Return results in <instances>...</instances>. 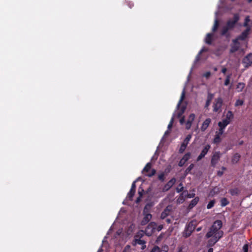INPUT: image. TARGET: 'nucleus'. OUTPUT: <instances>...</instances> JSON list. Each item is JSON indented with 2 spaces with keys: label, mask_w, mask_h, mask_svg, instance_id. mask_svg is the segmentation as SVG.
<instances>
[{
  "label": "nucleus",
  "mask_w": 252,
  "mask_h": 252,
  "mask_svg": "<svg viewBox=\"0 0 252 252\" xmlns=\"http://www.w3.org/2000/svg\"><path fill=\"white\" fill-rule=\"evenodd\" d=\"M162 228H163L162 225H159L158 226L157 225L156 230H157L158 232H159L162 229Z\"/></svg>",
  "instance_id": "nucleus-49"
},
{
  "label": "nucleus",
  "mask_w": 252,
  "mask_h": 252,
  "mask_svg": "<svg viewBox=\"0 0 252 252\" xmlns=\"http://www.w3.org/2000/svg\"><path fill=\"white\" fill-rule=\"evenodd\" d=\"M223 132H224L223 131H222L221 130H219V129L218 131L216 132L215 138L214 139V143L217 144L220 142V141H221L220 137L223 133Z\"/></svg>",
  "instance_id": "nucleus-15"
},
{
  "label": "nucleus",
  "mask_w": 252,
  "mask_h": 252,
  "mask_svg": "<svg viewBox=\"0 0 252 252\" xmlns=\"http://www.w3.org/2000/svg\"><path fill=\"white\" fill-rule=\"evenodd\" d=\"M185 96V88H184L182 91L180 99L177 105V108L178 109L177 112V116L178 118H180L184 113L186 109V105H182L181 106V103L184 100Z\"/></svg>",
  "instance_id": "nucleus-4"
},
{
  "label": "nucleus",
  "mask_w": 252,
  "mask_h": 252,
  "mask_svg": "<svg viewBox=\"0 0 252 252\" xmlns=\"http://www.w3.org/2000/svg\"><path fill=\"white\" fill-rule=\"evenodd\" d=\"M183 186L182 184L181 183L179 185V187L177 188L176 190L178 192H180L182 191L183 190Z\"/></svg>",
  "instance_id": "nucleus-44"
},
{
  "label": "nucleus",
  "mask_w": 252,
  "mask_h": 252,
  "mask_svg": "<svg viewBox=\"0 0 252 252\" xmlns=\"http://www.w3.org/2000/svg\"><path fill=\"white\" fill-rule=\"evenodd\" d=\"M244 104V101L241 99H238L236 100L235 106H242Z\"/></svg>",
  "instance_id": "nucleus-37"
},
{
  "label": "nucleus",
  "mask_w": 252,
  "mask_h": 252,
  "mask_svg": "<svg viewBox=\"0 0 252 252\" xmlns=\"http://www.w3.org/2000/svg\"><path fill=\"white\" fill-rule=\"evenodd\" d=\"M166 221L168 223H170V220L169 219H167L166 220Z\"/></svg>",
  "instance_id": "nucleus-57"
},
{
  "label": "nucleus",
  "mask_w": 252,
  "mask_h": 252,
  "mask_svg": "<svg viewBox=\"0 0 252 252\" xmlns=\"http://www.w3.org/2000/svg\"><path fill=\"white\" fill-rule=\"evenodd\" d=\"M250 31V28H247V29L243 32L241 35L238 36L236 39L233 40L234 45L232 47L231 52H233L237 50L239 48L238 41L239 40H245L248 35H249Z\"/></svg>",
  "instance_id": "nucleus-2"
},
{
  "label": "nucleus",
  "mask_w": 252,
  "mask_h": 252,
  "mask_svg": "<svg viewBox=\"0 0 252 252\" xmlns=\"http://www.w3.org/2000/svg\"><path fill=\"white\" fill-rule=\"evenodd\" d=\"M245 86V84L243 83H239L236 87L237 91L238 92H241L243 91L244 87Z\"/></svg>",
  "instance_id": "nucleus-23"
},
{
  "label": "nucleus",
  "mask_w": 252,
  "mask_h": 252,
  "mask_svg": "<svg viewBox=\"0 0 252 252\" xmlns=\"http://www.w3.org/2000/svg\"><path fill=\"white\" fill-rule=\"evenodd\" d=\"M135 244L141 245L142 246L141 249L142 250H144L146 247L145 241L140 239L136 238L135 239Z\"/></svg>",
  "instance_id": "nucleus-21"
},
{
  "label": "nucleus",
  "mask_w": 252,
  "mask_h": 252,
  "mask_svg": "<svg viewBox=\"0 0 252 252\" xmlns=\"http://www.w3.org/2000/svg\"><path fill=\"white\" fill-rule=\"evenodd\" d=\"M213 96H214V95L213 94H209L208 95L207 99L211 102V100H212V98H213Z\"/></svg>",
  "instance_id": "nucleus-47"
},
{
  "label": "nucleus",
  "mask_w": 252,
  "mask_h": 252,
  "mask_svg": "<svg viewBox=\"0 0 252 252\" xmlns=\"http://www.w3.org/2000/svg\"><path fill=\"white\" fill-rule=\"evenodd\" d=\"M151 168V163L150 162H148L146 165L145 167L143 169L142 172H148V173L146 174V175L148 177H152V176L154 175L156 172V170L155 169H152V170L150 171V169Z\"/></svg>",
  "instance_id": "nucleus-8"
},
{
  "label": "nucleus",
  "mask_w": 252,
  "mask_h": 252,
  "mask_svg": "<svg viewBox=\"0 0 252 252\" xmlns=\"http://www.w3.org/2000/svg\"><path fill=\"white\" fill-rule=\"evenodd\" d=\"M231 76V74H228L226 76V79L225 80L224 83L225 86H227L229 85V84L230 83V79Z\"/></svg>",
  "instance_id": "nucleus-32"
},
{
  "label": "nucleus",
  "mask_w": 252,
  "mask_h": 252,
  "mask_svg": "<svg viewBox=\"0 0 252 252\" xmlns=\"http://www.w3.org/2000/svg\"><path fill=\"white\" fill-rule=\"evenodd\" d=\"M222 226L221 221L217 220L214 222L211 227L210 230L206 235L207 238H210L208 241L209 246L214 245L222 237L223 232L221 230Z\"/></svg>",
  "instance_id": "nucleus-1"
},
{
  "label": "nucleus",
  "mask_w": 252,
  "mask_h": 252,
  "mask_svg": "<svg viewBox=\"0 0 252 252\" xmlns=\"http://www.w3.org/2000/svg\"><path fill=\"white\" fill-rule=\"evenodd\" d=\"M152 205L150 204H146L143 210L144 217L141 221L142 225H145L152 219V215L149 213V210L151 209Z\"/></svg>",
  "instance_id": "nucleus-6"
},
{
  "label": "nucleus",
  "mask_w": 252,
  "mask_h": 252,
  "mask_svg": "<svg viewBox=\"0 0 252 252\" xmlns=\"http://www.w3.org/2000/svg\"><path fill=\"white\" fill-rule=\"evenodd\" d=\"M211 122V120L210 118L206 119L203 123L201 126V130L203 131H205Z\"/></svg>",
  "instance_id": "nucleus-17"
},
{
  "label": "nucleus",
  "mask_w": 252,
  "mask_h": 252,
  "mask_svg": "<svg viewBox=\"0 0 252 252\" xmlns=\"http://www.w3.org/2000/svg\"><path fill=\"white\" fill-rule=\"evenodd\" d=\"M221 169H222V170H226V168L224 167H222Z\"/></svg>",
  "instance_id": "nucleus-62"
},
{
  "label": "nucleus",
  "mask_w": 252,
  "mask_h": 252,
  "mask_svg": "<svg viewBox=\"0 0 252 252\" xmlns=\"http://www.w3.org/2000/svg\"><path fill=\"white\" fill-rule=\"evenodd\" d=\"M123 252H135V251L132 250L129 246L127 245L125 248Z\"/></svg>",
  "instance_id": "nucleus-36"
},
{
  "label": "nucleus",
  "mask_w": 252,
  "mask_h": 252,
  "mask_svg": "<svg viewBox=\"0 0 252 252\" xmlns=\"http://www.w3.org/2000/svg\"><path fill=\"white\" fill-rule=\"evenodd\" d=\"M240 155L238 154H235L232 159V161L233 163H237L240 159Z\"/></svg>",
  "instance_id": "nucleus-26"
},
{
  "label": "nucleus",
  "mask_w": 252,
  "mask_h": 252,
  "mask_svg": "<svg viewBox=\"0 0 252 252\" xmlns=\"http://www.w3.org/2000/svg\"><path fill=\"white\" fill-rule=\"evenodd\" d=\"M218 26H219V22H218L217 19L216 18L213 27L212 28V31L213 32H215V31H216V30L217 29V28L218 27Z\"/></svg>",
  "instance_id": "nucleus-33"
},
{
  "label": "nucleus",
  "mask_w": 252,
  "mask_h": 252,
  "mask_svg": "<svg viewBox=\"0 0 252 252\" xmlns=\"http://www.w3.org/2000/svg\"><path fill=\"white\" fill-rule=\"evenodd\" d=\"M135 190H130V191L127 193L126 197L128 198L129 200H131L135 193Z\"/></svg>",
  "instance_id": "nucleus-29"
},
{
  "label": "nucleus",
  "mask_w": 252,
  "mask_h": 252,
  "mask_svg": "<svg viewBox=\"0 0 252 252\" xmlns=\"http://www.w3.org/2000/svg\"><path fill=\"white\" fill-rule=\"evenodd\" d=\"M213 252V248H210L209 250H208V252Z\"/></svg>",
  "instance_id": "nucleus-59"
},
{
  "label": "nucleus",
  "mask_w": 252,
  "mask_h": 252,
  "mask_svg": "<svg viewBox=\"0 0 252 252\" xmlns=\"http://www.w3.org/2000/svg\"><path fill=\"white\" fill-rule=\"evenodd\" d=\"M185 163H186V162H185L182 159H181L179 163V166H180L181 167L183 166L185 164Z\"/></svg>",
  "instance_id": "nucleus-50"
},
{
  "label": "nucleus",
  "mask_w": 252,
  "mask_h": 252,
  "mask_svg": "<svg viewBox=\"0 0 252 252\" xmlns=\"http://www.w3.org/2000/svg\"><path fill=\"white\" fill-rule=\"evenodd\" d=\"M245 66L248 67L252 64V54H249L243 60Z\"/></svg>",
  "instance_id": "nucleus-14"
},
{
  "label": "nucleus",
  "mask_w": 252,
  "mask_h": 252,
  "mask_svg": "<svg viewBox=\"0 0 252 252\" xmlns=\"http://www.w3.org/2000/svg\"><path fill=\"white\" fill-rule=\"evenodd\" d=\"M171 210V206H167L166 209L162 212L161 214V219H164L168 215H169Z\"/></svg>",
  "instance_id": "nucleus-16"
},
{
  "label": "nucleus",
  "mask_w": 252,
  "mask_h": 252,
  "mask_svg": "<svg viewBox=\"0 0 252 252\" xmlns=\"http://www.w3.org/2000/svg\"><path fill=\"white\" fill-rule=\"evenodd\" d=\"M160 248L158 246L154 247L150 252H160Z\"/></svg>",
  "instance_id": "nucleus-39"
},
{
  "label": "nucleus",
  "mask_w": 252,
  "mask_h": 252,
  "mask_svg": "<svg viewBox=\"0 0 252 252\" xmlns=\"http://www.w3.org/2000/svg\"><path fill=\"white\" fill-rule=\"evenodd\" d=\"M215 203V200H211L208 203V205L207 206V209H209L212 208L214 206Z\"/></svg>",
  "instance_id": "nucleus-34"
},
{
  "label": "nucleus",
  "mask_w": 252,
  "mask_h": 252,
  "mask_svg": "<svg viewBox=\"0 0 252 252\" xmlns=\"http://www.w3.org/2000/svg\"><path fill=\"white\" fill-rule=\"evenodd\" d=\"M102 252V249H101V248H100V249L98 250V251H97V252Z\"/></svg>",
  "instance_id": "nucleus-61"
},
{
  "label": "nucleus",
  "mask_w": 252,
  "mask_h": 252,
  "mask_svg": "<svg viewBox=\"0 0 252 252\" xmlns=\"http://www.w3.org/2000/svg\"><path fill=\"white\" fill-rule=\"evenodd\" d=\"M244 252H248V246L247 244L245 245L243 247Z\"/></svg>",
  "instance_id": "nucleus-48"
},
{
  "label": "nucleus",
  "mask_w": 252,
  "mask_h": 252,
  "mask_svg": "<svg viewBox=\"0 0 252 252\" xmlns=\"http://www.w3.org/2000/svg\"><path fill=\"white\" fill-rule=\"evenodd\" d=\"M135 183H136V181H134L132 184V185H131V189L130 190H135V188H136V185H135Z\"/></svg>",
  "instance_id": "nucleus-46"
},
{
  "label": "nucleus",
  "mask_w": 252,
  "mask_h": 252,
  "mask_svg": "<svg viewBox=\"0 0 252 252\" xmlns=\"http://www.w3.org/2000/svg\"><path fill=\"white\" fill-rule=\"evenodd\" d=\"M187 248L186 246L182 245L179 246L175 252H187Z\"/></svg>",
  "instance_id": "nucleus-24"
},
{
  "label": "nucleus",
  "mask_w": 252,
  "mask_h": 252,
  "mask_svg": "<svg viewBox=\"0 0 252 252\" xmlns=\"http://www.w3.org/2000/svg\"><path fill=\"white\" fill-rule=\"evenodd\" d=\"M212 34L211 33H208L206 35V37L205 38V42L207 44H210L212 42Z\"/></svg>",
  "instance_id": "nucleus-25"
},
{
  "label": "nucleus",
  "mask_w": 252,
  "mask_h": 252,
  "mask_svg": "<svg viewBox=\"0 0 252 252\" xmlns=\"http://www.w3.org/2000/svg\"><path fill=\"white\" fill-rule=\"evenodd\" d=\"M195 118V115L194 114H191L189 115L186 123V129H189L191 127L192 122L194 121Z\"/></svg>",
  "instance_id": "nucleus-11"
},
{
  "label": "nucleus",
  "mask_w": 252,
  "mask_h": 252,
  "mask_svg": "<svg viewBox=\"0 0 252 252\" xmlns=\"http://www.w3.org/2000/svg\"><path fill=\"white\" fill-rule=\"evenodd\" d=\"M176 179L175 178L171 179L164 186L163 189L168 190L170 189L175 183Z\"/></svg>",
  "instance_id": "nucleus-19"
},
{
  "label": "nucleus",
  "mask_w": 252,
  "mask_h": 252,
  "mask_svg": "<svg viewBox=\"0 0 252 252\" xmlns=\"http://www.w3.org/2000/svg\"><path fill=\"white\" fill-rule=\"evenodd\" d=\"M228 124H229V122L223 119L221 122L218 123L219 130H221L224 131V129Z\"/></svg>",
  "instance_id": "nucleus-18"
},
{
  "label": "nucleus",
  "mask_w": 252,
  "mask_h": 252,
  "mask_svg": "<svg viewBox=\"0 0 252 252\" xmlns=\"http://www.w3.org/2000/svg\"><path fill=\"white\" fill-rule=\"evenodd\" d=\"M185 122V119L184 117L182 118L180 120V123L181 125H183Z\"/></svg>",
  "instance_id": "nucleus-54"
},
{
  "label": "nucleus",
  "mask_w": 252,
  "mask_h": 252,
  "mask_svg": "<svg viewBox=\"0 0 252 252\" xmlns=\"http://www.w3.org/2000/svg\"><path fill=\"white\" fill-rule=\"evenodd\" d=\"M184 193H185V191H184L180 196V197L178 198L177 199V202L179 203H183L184 202V201L185 200V195H184Z\"/></svg>",
  "instance_id": "nucleus-27"
},
{
  "label": "nucleus",
  "mask_w": 252,
  "mask_h": 252,
  "mask_svg": "<svg viewBox=\"0 0 252 252\" xmlns=\"http://www.w3.org/2000/svg\"><path fill=\"white\" fill-rule=\"evenodd\" d=\"M185 196L187 198H193L195 196L194 193H189L187 191H185V193H184Z\"/></svg>",
  "instance_id": "nucleus-35"
},
{
  "label": "nucleus",
  "mask_w": 252,
  "mask_h": 252,
  "mask_svg": "<svg viewBox=\"0 0 252 252\" xmlns=\"http://www.w3.org/2000/svg\"><path fill=\"white\" fill-rule=\"evenodd\" d=\"M222 103V100L219 97L215 100L213 105V110L215 112H218L221 108Z\"/></svg>",
  "instance_id": "nucleus-10"
},
{
  "label": "nucleus",
  "mask_w": 252,
  "mask_h": 252,
  "mask_svg": "<svg viewBox=\"0 0 252 252\" xmlns=\"http://www.w3.org/2000/svg\"><path fill=\"white\" fill-rule=\"evenodd\" d=\"M223 171H219L217 173V174L219 176H221L223 175Z\"/></svg>",
  "instance_id": "nucleus-52"
},
{
  "label": "nucleus",
  "mask_w": 252,
  "mask_h": 252,
  "mask_svg": "<svg viewBox=\"0 0 252 252\" xmlns=\"http://www.w3.org/2000/svg\"><path fill=\"white\" fill-rule=\"evenodd\" d=\"M191 154L190 153H188L185 154L182 158L185 162H187L190 158Z\"/></svg>",
  "instance_id": "nucleus-30"
},
{
  "label": "nucleus",
  "mask_w": 252,
  "mask_h": 252,
  "mask_svg": "<svg viewBox=\"0 0 252 252\" xmlns=\"http://www.w3.org/2000/svg\"><path fill=\"white\" fill-rule=\"evenodd\" d=\"M231 195H234L238 193V189H232L230 190Z\"/></svg>",
  "instance_id": "nucleus-40"
},
{
  "label": "nucleus",
  "mask_w": 252,
  "mask_h": 252,
  "mask_svg": "<svg viewBox=\"0 0 252 252\" xmlns=\"http://www.w3.org/2000/svg\"><path fill=\"white\" fill-rule=\"evenodd\" d=\"M191 136H192L191 134H189L187 136V137H186L185 139L183 142V143L180 147V148L179 149L180 153H182L185 150L189 141H190V140L191 138Z\"/></svg>",
  "instance_id": "nucleus-9"
},
{
  "label": "nucleus",
  "mask_w": 252,
  "mask_h": 252,
  "mask_svg": "<svg viewBox=\"0 0 252 252\" xmlns=\"http://www.w3.org/2000/svg\"><path fill=\"white\" fill-rule=\"evenodd\" d=\"M157 223L154 222H150L145 229V234L150 236L156 231Z\"/></svg>",
  "instance_id": "nucleus-7"
},
{
  "label": "nucleus",
  "mask_w": 252,
  "mask_h": 252,
  "mask_svg": "<svg viewBox=\"0 0 252 252\" xmlns=\"http://www.w3.org/2000/svg\"><path fill=\"white\" fill-rule=\"evenodd\" d=\"M214 70L215 71H217V67H215V68H214Z\"/></svg>",
  "instance_id": "nucleus-63"
},
{
  "label": "nucleus",
  "mask_w": 252,
  "mask_h": 252,
  "mask_svg": "<svg viewBox=\"0 0 252 252\" xmlns=\"http://www.w3.org/2000/svg\"><path fill=\"white\" fill-rule=\"evenodd\" d=\"M205 51H206V49L205 48H203L200 51V52L198 53V54H197V55L196 57V58H195V60L194 61L195 63L197 62L200 60V56L201 53Z\"/></svg>",
  "instance_id": "nucleus-28"
},
{
  "label": "nucleus",
  "mask_w": 252,
  "mask_h": 252,
  "mask_svg": "<svg viewBox=\"0 0 252 252\" xmlns=\"http://www.w3.org/2000/svg\"><path fill=\"white\" fill-rule=\"evenodd\" d=\"M202 228L201 227H198L197 229H196V231H199L201 230Z\"/></svg>",
  "instance_id": "nucleus-60"
},
{
  "label": "nucleus",
  "mask_w": 252,
  "mask_h": 252,
  "mask_svg": "<svg viewBox=\"0 0 252 252\" xmlns=\"http://www.w3.org/2000/svg\"><path fill=\"white\" fill-rule=\"evenodd\" d=\"M170 133V130L169 129H167L164 133V137L166 135H167L168 134H169V133Z\"/></svg>",
  "instance_id": "nucleus-55"
},
{
  "label": "nucleus",
  "mask_w": 252,
  "mask_h": 252,
  "mask_svg": "<svg viewBox=\"0 0 252 252\" xmlns=\"http://www.w3.org/2000/svg\"><path fill=\"white\" fill-rule=\"evenodd\" d=\"M234 115L233 113L231 111H228L226 114L225 118L223 119L224 120L229 122L230 124L231 121L233 120Z\"/></svg>",
  "instance_id": "nucleus-20"
},
{
  "label": "nucleus",
  "mask_w": 252,
  "mask_h": 252,
  "mask_svg": "<svg viewBox=\"0 0 252 252\" xmlns=\"http://www.w3.org/2000/svg\"><path fill=\"white\" fill-rule=\"evenodd\" d=\"M221 206H225L229 203V201L225 198H223L221 199Z\"/></svg>",
  "instance_id": "nucleus-31"
},
{
  "label": "nucleus",
  "mask_w": 252,
  "mask_h": 252,
  "mask_svg": "<svg viewBox=\"0 0 252 252\" xmlns=\"http://www.w3.org/2000/svg\"><path fill=\"white\" fill-rule=\"evenodd\" d=\"M164 174L162 173L158 175V178L159 180L163 181L164 180Z\"/></svg>",
  "instance_id": "nucleus-45"
},
{
  "label": "nucleus",
  "mask_w": 252,
  "mask_h": 252,
  "mask_svg": "<svg viewBox=\"0 0 252 252\" xmlns=\"http://www.w3.org/2000/svg\"><path fill=\"white\" fill-rule=\"evenodd\" d=\"M210 103L211 101L207 99L205 107H208L210 105Z\"/></svg>",
  "instance_id": "nucleus-51"
},
{
  "label": "nucleus",
  "mask_w": 252,
  "mask_h": 252,
  "mask_svg": "<svg viewBox=\"0 0 252 252\" xmlns=\"http://www.w3.org/2000/svg\"><path fill=\"white\" fill-rule=\"evenodd\" d=\"M249 2H251L252 0H248Z\"/></svg>",
  "instance_id": "nucleus-64"
},
{
  "label": "nucleus",
  "mask_w": 252,
  "mask_h": 252,
  "mask_svg": "<svg viewBox=\"0 0 252 252\" xmlns=\"http://www.w3.org/2000/svg\"><path fill=\"white\" fill-rule=\"evenodd\" d=\"M210 148V145H207L205 146L204 149L202 150L200 154L198 156L197 158V161H198L201 160L203 158H204L205 155L207 154Z\"/></svg>",
  "instance_id": "nucleus-12"
},
{
  "label": "nucleus",
  "mask_w": 252,
  "mask_h": 252,
  "mask_svg": "<svg viewBox=\"0 0 252 252\" xmlns=\"http://www.w3.org/2000/svg\"><path fill=\"white\" fill-rule=\"evenodd\" d=\"M211 76V72L210 71H207L203 74V76L205 77L206 78H209Z\"/></svg>",
  "instance_id": "nucleus-43"
},
{
  "label": "nucleus",
  "mask_w": 252,
  "mask_h": 252,
  "mask_svg": "<svg viewBox=\"0 0 252 252\" xmlns=\"http://www.w3.org/2000/svg\"><path fill=\"white\" fill-rule=\"evenodd\" d=\"M138 193H139V196H140V197H142V192H141L140 191H139H139H138Z\"/></svg>",
  "instance_id": "nucleus-56"
},
{
  "label": "nucleus",
  "mask_w": 252,
  "mask_h": 252,
  "mask_svg": "<svg viewBox=\"0 0 252 252\" xmlns=\"http://www.w3.org/2000/svg\"><path fill=\"white\" fill-rule=\"evenodd\" d=\"M197 221L196 220H192L190 221L183 232V236L186 238L189 237L194 230L195 226L197 225Z\"/></svg>",
  "instance_id": "nucleus-5"
},
{
  "label": "nucleus",
  "mask_w": 252,
  "mask_h": 252,
  "mask_svg": "<svg viewBox=\"0 0 252 252\" xmlns=\"http://www.w3.org/2000/svg\"><path fill=\"white\" fill-rule=\"evenodd\" d=\"M199 201V198L198 197H196L195 198H194L193 199H192L190 204H189V208H193L194 206H195L197 203H198Z\"/></svg>",
  "instance_id": "nucleus-22"
},
{
  "label": "nucleus",
  "mask_w": 252,
  "mask_h": 252,
  "mask_svg": "<svg viewBox=\"0 0 252 252\" xmlns=\"http://www.w3.org/2000/svg\"><path fill=\"white\" fill-rule=\"evenodd\" d=\"M250 17L249 16H247L245 18V21L244 23V26L245 27H247L248 26V23L250 22Z\"/></svg>",
  "instance_id": "nucleus-41"
},
{
  "label": "nucleus",
  "mask_w": 252,
  "mask_h": 252,
  "mask_svg": "<svg viewBox=\"0 0 252 252\" xmlns=\"http://www.w3.org/2000/svg\"><path fill=\"white\" fill-rule=\"evenodd\" d=\"M239 17L238 14H235L232 20H229L227 22L226 25L224 26L221 30V34L222 35H225L227 32L232 29L236 23L239 20Z\"/></svg>",
  "instance_id": "nucleus-3"
},
{
  "label": "nucleus",
  "mask_w": 252,
  "mask_h": 252,
  "mask_svg": "<svg viewBox=\"0 0 252 252\" xmlns=\"http://www.w3.org/2000/svg\"><path fill=\"white\" fill-rule=\"evenodd\" d=\"M194 164H191L186 170V173L188 174L193 168Z\"/></svg>",
  "instance_id": "nucleus-38"
},
{
  "label": "nucleus",
  "mask_w": 252,
  "mask_h": 252,
  "mask_svg": "<svg viewBox=\"0 0 252 252\" xmlns=\"http://www.w3.org/2000/svg\"><path fill=\"white\" fill-rule=\"evenodd\" d=\"M227 71V69L225 67H222L221 69V72L223 74H225L226 72Z\"/></svg>",
  "instance_id": "nucleus-53"
},
{
  "label": "nucleus",
  "mask_w": 252,
  "mask_h": 252,
  "mask_svg": "<svg viewBox=\"0 0 252 252\" xmlns=\"http://www.w3.org/2000/svg\"><path fill=\"white\" fill-rule=\"evenodd\" d=\"M220 157V152H216L214 154L211 159V164L213 166H215L218 162Z\"/></svg>",
  "instance_id": "nucleus-13"
},
{
  "label": "nucleus",
  "mask_w": 252,
  "mask_h": 252,
  "mask_svg": "<svg viewBox=\"0 0 252 252\" xmlns=\"http://www.w3.org/2000/svg\"><path fill=\"white\" fill-rule=\"evenodd\" d=\"M141 197L140 196L137 198L136 202L138 203L140 201Z\"/></svg>",
  "instance_id": "nucleus-58"
},
{
  "label": "nucleus",
  "mask_w": 252,
  "mask_h": 252,
  "mask_svg": "<svg viewBox=\"0 0 252 252\" xmlns=\"http://www.w3.org/2000/svg\"><path fill=\"white\" fill-rule=\"evenodd\" d=\"M173 121H174V117H172L171 120H170V122L169 123V124H168V129H170V128L172 127V125H173Z\"/></svg>",
  "instance_id": "nucleus-42"
}]
</instances>
